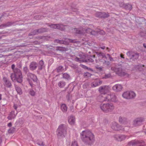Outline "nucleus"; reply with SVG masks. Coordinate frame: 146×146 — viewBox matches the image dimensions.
I'll list each match as a JSON object with an SVG mask.
<instances>
[{"label":"nucleus","instance_id":"f257e3e1","mask_svg":"<svg viewBox=\"0 0 146 146\" xmlns=\"http://www.w3.org/2000/svg\"><path fill=\"white\" fill-rule=\"evenodd\" d=\"M80 137L83 142L86 145H91L94 143L95 136L91 131L84 130L80 133Z\"/></svg>","mask_w":146,"mask_h":146},{"label":"nucleus","instance_id":"f03ea898","mask_svg":"<svg viewBox=\"0 0 146 146\" xmlns=\"http://www.w3.org/2000/svg\"><path fill=\"white\" fill-rule=\"evenodd\" d=\"M27 79L32 88L36 90H40V82L36 76L34 74L29 73L27 74Z\"/></svg>","mask_w":146,"mask_h":146},{"label":"nucleus","instance_id":"7ed1b4c3","mask_svg":"<svg viewBox=\"0 0 146 146\" xmlns=\"http://www.w3.org/2000/svg\"><path fill=\"white\" fill-rule=\"evenodd\" d=\"M15 65L13 64L11 68L13 70L14 74L12 73L11 76V79L13 82L17 81V82L21 83L23 81V76L21 70L17 68H14Z\"/></svg>","mask_w":146,"mask_h":146},{"label":"nucleus","instance_id":"20e7f679","mask_svg":"<svg viewBox=\"0 0 146 146\" xmlns=\"http://www.w3.org/2000/svg\"><path fill=\"white\" fill-rule=\"evenodd\" d=\"M67 127L64 124L60 125L57 130V135L58 139L64 137L67 133Z\"/></svg>","mask_w":146,"mask_h":146},{"label":"nucleus","instance_id":"39448f33","mask_svg":"<svg viewBox=\"0 0 146 146\" xmlns=\"http://www.w3.org/2000/svg\"><path fill=\"white\" fill-rule=\"evenodd\" d=\"M100 108L104 112L108 113L112 111L114 109L115 107L113 104L108 103L101 104Z\"/></svg>","mask_w":146,"mask_h":146},{"label":"nucleus","instance_id":"423d86ee","mask_svg":"<svg viewBox=\"0 0 146 146\" xmlns=\"http://www.w3.org/2000/svg\"><path fill=\"white\" fill-rule=\"evenodd\" d=\"M135 93L133 91H127L124 92L122 94V97L124 98L127 99L134 98L136 96Z\"/></svg>","mask_w":146,"mask_h":146},{"label":"nucleus","instance_id":"0eeeda50","mask_svg":"<svg viewBox=\"0 0 146 146\" xmlns=\"http://www.w3.org/2000/svg\"><path fill=\"white\" fill-rule=\"evenodd\" d=\"M111 69L120 76H125L127 77L129 76V74L123 72L121 68H117L115 67H112Z\"/></svg>","mask_w":146,"mask_h":146},{"label":"nucleus","instance_id":"6e6552de","mask_svg":"<svg viewBox=\"0 0 146 146\" xmlns=\"http://www.w3.org/2000/svg\"><path fill=\"white\" fill-rule=\"evenodd\" d=\"M110 90L111 87L109 86H102L100 87L99 88V91L100 93L104 95L110 92Z\"/></svg>","mask_w":146,"mask_h":146},{"label":"nucleus","instance_id":"1a4fd4ad","mask_svg":"<svg viewBox=\"0 0 146 146\" xmlns=\"http://www.w3.org/2000/svg\"><path fill=\"white\" fill-rule=\"evenodd\" d=\"M111 128L115 130L126 131L125 129V128L126 127H123L122 126L119 125L115 122H113L111 123Z\"/></svg>","mask_w":146,"mask_h":146},{"label":"nucleus","instance_id":"9d476101","mask_svg":"<svg viewBox=\"0 0 146 146\" xmlns=\"http://www.w3.org/2000/svg\"><path fill=\"white\" fill-rule=\"evenodd\" d=\"M88 29H85L82 27L78 29L74 28L73 29V31L75 33L80 35L84 34L86 33H90V32L89 31V30H88V31H87Z\"/></svg>","mask_w":146,"mask_h":146},{"label":"nucleus","instance_id":"9b49d317","mask_svg":"<svg viewBox=\"0 0 146 146\" xmlns=\"http://www.w3.org/2000/svg\"><path fill=\"white\" fill-rule=\"evenodd\" d=\"M145 119L142 117H138L135 119L133 121V125L137 126L140 125L144 121Z\"/></svg>","mask_w":146,"mask_h":146},{"label":"nucleus","instance_id":"f8f14e48","mask_svg":"<svg viewBox=\"0 0 146 146\" xmlns=\"http://www.w3.org/2000/svg\"><path fill=\"white\" fill-rule=\"evenodd\" d=\"M49 26L51 28L58 29L61 31L64 30L67 27V26H64L62 25L54 24L50 25Z\"/></svg>","mask_w":146,"mask_h":146},{"label":"nucleus","instance_id":"ddd939ff","mask_svg":"<svg viewBox=\"0 0 146 146\" xmlns=\"http://www.w3.org/2000/svg\"><path fill=\"white\" fill-rule=\"evenodd\" d=\"M127 54L131 59L132 60L137 59L139 56V54H138L134 53L132 51L128 52L127 53Z\"/></svg>","mask_w":146,"mask_h":146},{"label":"nucleus","instance_id":"4468645a","mask_svg":"<svg viewBox=\"0 0 146 146\" xmlns=\"http://www.w3.org/2000/svg\"><path fill=\"white\" fill-rule=\"evenodd\" d=\"M113 137L116 140L119 141H121L125 140L127 136L125 135L117 134L113 136Z\"/></svg>","mask_w":146,"mask_h":146},{"label":"nucleus","instance_id":"2eb2a0df","mask_svg":"<svg viewBox=\"0 0 146 146\" xmlns=\"http://www.w3.org/2000/svg\"><path fill=\"white\" fill-rule=\"evenodd\" d=\"M116 98L115 94L112 93L108 94L107 96L106 97L105 99H104L103 100H108V101L111 100L113 101L115 100Z\"/></svg>","mask_w":146,"mask_h":146},{"label":"nucleus","instance_id":"dca6fc26","mask_svg":"<svg viewBox=\"0 0 146 146\" xmlns=\"http://www.w3.org/2000/svg\"><path fill=\"white\" fill-rule=\"evenodd\" d=\"M130 145H136V146H145L144 142L141 140L132 141L129 143Z\"/></svg>","mask_w":146,"mask_h":146},{"label":"nucleus","instance_id":"f3484780","mask_svg":"<svg viewBox=\"0 0 146 146\" xmlns=\"http://www.w3.org/2000/svg\"><path fill=\"white\" fill-rule=\"evenodd\" d=\"M123 88L122 86L119 84H116L112 87V90L115 92L121 91Z\"/></svg>","mask_w":146,"mask_h":146},{"label":"nucleus","instance_id":"a211bd4d","mask_svg":"<svg viewBox=\"0 0 146 146\" xmlns=\"http://www.w3.org/2000/svg\"><path fill=\"white\" fill-rule=\"evenodd\" d=\"M18 113V111L16 113H15L14 111L12 110L10 112L7 118L9 120L15 119Z\"/></svg>","mask_w":146,"mask_h":146},{"label":"nucleus","instance_id":"6ab92c4d","mask_svg":"<svg viewBox=\"0 0 146 146\" xmlns=\"http://www.w3.org/2000/svg\"><path fill=\"white\" fill-rule=\"evenodd\" d=\"M119 121L121 123L124 125L127 124L129 122V121L127 118L121 116L119 117Z\"/></svg>","mask_w":146,"mask_h":146},{"label":"nucleus","instance_id":"aec40b11","mask_svg":"<svg viewBox=\"0 0 146 146\" xmlns=\"http://www.w3.org/2000/svg\"><path fill=\"white\" fill-rule=\"evenodd\" d=\"M3 80L4 82V85L7 88H10L12 85L9 80L6 77H3Z\"/></svg>","mask_w":146,"mask_h":146},{"label":"nucleus","instance_id":"412c9836","mask_svg":"<svg viewBox=\"0 0 146 146\" xmlns=\"http://www.w3.org/2000/svg\"><path fill=\"white\" fill-rule=\"evenodd\" d=\"M37 66V63L35 62H33L29 65V68L31 70H34L36 69Z\"/></svg>","mask_w":146,"mask_h":146},{"label":"nucleus","instance_id":"4be33fe9","mask_svg":"<svg viewBox=\"0 0 146 146\" xmlns=\"http://www.w3.org/2000/svg\"><path fill=\"white\" fill-rule=\"evenodd\" d=\"M102 82L99 80H96L91 84V86L92 87H95L101 84Z\"/></svg>","mask_w":146,"mask_h":146},{"label":"nucleus","instance_id":"5701e85b","mask_svg":"<svg viewBox=\"0 0 146 146\" xmlns=\"http://www.w3.org/2000/svg\"><path fill=\"white\" fill-rule=\"evenodd\" d=\"M120 6H122L124 7L126 9L130 11L132 9V5L129 4H124L122 3L121 4H120Z\"/></svg>","mask_w":146,"mask_h":146},{"label":"nucleus","instance_id":"b1692460","mask_svg":"<svg viewBox=\"0 0 146 146\" xmlns=\"http://www.w3.org/2000/svg\"><path fill=\"white\" fill-rule=\"evenodd\" d=\"M96 53L98 58L99 61L102 62L103 61L101 60V58H106V56H105L104 54L102 52H96Z\"/></svg>","mask_w":146,"mask_h":146},{"label":"nucleus","instance_id":"393cba45","mask_svg":"<svg viewBox=\"0 0 146 146\" xmlns=\"http://www.w3.org/2000/svg\"><path fill=\"white\" fill-rule=\"evenodd\" d=\"M75 117L72 115H70L68 117V122L71 125H74L75 123Z\"/></svg>","mask_w":146,"mask_h":146},{"label":"nucleus","instance_id":"a878e982","mask_svg":"<svg viewBox=\"0 0 146 146\" xmlns=\"http://www.w3.org/2000/svg\"><path fill=\"white\" fill-rule=\"evenodd\" d=\"M79 56L80 57V58H79L77 57H76L75 58V60L77 62H81V61L84 62L85 61L84 58L85 57L83 54L82 55L80 54Z\"/></svg>","mask_w":146,"mask_h":146},{"label":"nucleus","instance_id":"bb28decb","mask_svg":"<svg viewBox=\"0 0 146 146\" xmlns=\"http://www.w3.org/2000/svg\"><path fill=\"white\" fill-rule=\"evenodd\" d=\"M88 30H89V31L90 32V34L92 35H96L98 34V32H100V29H96L95 31H92V30L90 29H88L87 31Z\"/></svg>","mask_w":146,"mask_h":146},{"label":"nucleus","instance_id":"cd10ccee","mask_svg":"<svg viewBox=\"0 0 146 146\" xmlns=\"http://www.w3.org/2000/svg\"><path fill=\"white\" fill-rule=\"evenodd\" d=\"M44 65L43 61L41 60L39 62L38 64V69L39 70H42L44 67Z\"/></svg>","mask_w":146,"mask_h":146},{"label":"nucleus","instance_id":"c85d7f7f","mask_svg":"<svg viewBox=\"0 0 146 146\" xmlns=\"http://www.w3.org/2000/svg\"><path fill=\"white\" fill-rule=\"evenodd\" d=\"M13 24V23L11 22H8L6 23L2 24L0 25V29H3L5 27H9Z\"/></svg>","mask_w":146,"mask_h":146},{"label":"nucleus","instance_id":"c756f323","mask_svg":"<svg viewBox=\"0 0 146 146\" xmlns=\"http://www.w3.org/2000/svg\"><path fill=\"white\" fill-rule=\"evenodd\" d=\"M66 84V83L64 81H61L58 82V85L60 88H62L65 86Z\"/></svg>","mask_w":146,"mask_h":146},{"label":"nucleus","instance_id":"7c9ffc66","mask_svg":"<svg viewBox=\"0 0 146 146\" xmlns=\"http://www.w3.org/2000/svg\"><path fill=\"white\" fill-rule=\"evenodd\" d=\"M56 50H59L61 51H66L68 50L67 48L61 46H57L56 47Z\"/></svg>","mask_w":146,"mask_h":146},{"label":"nucleus","instance_id":"2f4dec72","mask_svg":"<svg viewBox=\"0 0 146 146\" xmlns=\"http://www.w3.org/2000/svg\"><path fill=\"white\" fill-rule=\"evenodd\" d=\"M61 109L63 112H66L67 110L66 105L64 104H62L61 106Z\"/></svg>","mask_w":146,"mask_h":146},{"label":"nucleus","instance_id":"473e14b6","mask_svg":"<svg viewBox=\"0 0 146 146\" xmlns=\"http://www.w3.org/2000/svg\"><path fill=\"white\" fill-rule=\"evenodd\" d=\"M15 90L17 93L19 95L22 94L23 92L21 88L17 86H15Z\"/></svg>","mask_w":146,"mask_h":146},{"label":"nucleus","instance_id":"72a5a7b5","mask_svg":"<svg viewBox=\"0 0 146 146\" xmlns=\"http://www.w3.org/2000/svg\"><path fill=\"white\" fill-rule=\"evenodd\" d=\"M47 31V29L46 28H41L38 30H36L35 32V33L38 32L39 33H41L43 32Z\"/></svg>","mask_w":146,"mask_h":146},{"label":"nucleus","instance_id":"f704fd0d","mask_svg":"<svg viewBox=\"0 0 146 146\" xmlns=\"http://www.w3.org/2000/svg\"><path fill=\"white\" fill-rule=\"evenodd\" d=\"M144 66V65H136L135 66V68L137 70H138L140 71H141L143 70L142 68Z\"/></svg>","mask_w":146,"mask_h":146},{"label":"nucleus","instance_id":"c9c22d12","mask_svg":"<svg viewBox=\"0 0 146 146\" xmlns=\"http://www.w3.org/2000/svg\"><path fill=\"white\" fill-rule=\"evenodd\" d=\"M63 77L65 79L68 80L70 79V76L68 74L64 73L63 74Z\"/></svg>","mask_w":146,"mask_h":146},{"label":"nucleus","instance_id":"e433bc0d","mask_svg":"<svg viewBox=\"0 0 146 146\" xmlns=\"http://www.w3.org/2000/svg\"><path fill=\"white\" fill-rule=\"evenodd\" d=\"M109 16L108 13H106L104 12H102L101 18H107Z\"/></svg>","mask_w":146,"mask_h":146},{"label":"nucleus","instance_id":"4c0bfd02","mask_svg":"<svg viewBox=\"0 0 146 146\" xmlns=\"http://www.w3.org/2000/svg\"><path fill=\"white\" fill-rule=\"evenodd\" d=\"M111 77V75L110 73L106 74L105 75L102 77L103 78L107 79Z\"/></svg>","mask_w":146,"mask_h":146},{"label":"nucleus","instance_id":"58836bf2","mask_svg":"<svg viewBox=\"0 0 146 146\" xmlns=\"http://www.w3.org/2000/svg\"><path fill=\"white\" fill-rule=\"evenodd\" d=\"M57 71L58 72H62L64 69L63 67L62 66H59L56 68Z\"/></svg>","mask_w":146,"mask_h":146},{"label":"nucleus","instance_id":"ea45409f","mask_svg":"<svg viewBox=\"0 0 146 146\" xmlns=\"http://www.w3.org/2000/svg\"><path fill=\"white\" fill-rule=\"evenodd\" d=\"M71 146H78V145L77 142L75 141H74L71 143Z\"/></svg>","mask_w":146,"mask_h":146},{"label":"nucleus","instance_id":"a19ab883","mask_svg":"<svg viewBox=\"0 0 146 146\" xmlns=\"http://www.w3.org/2000/svg\"><path fill=\"white\" fill-rule=\"evenodd\" d=\"M29 93V94L32 96H35V92L32 89L30 90Z\"/></svg>","mask_w":146,"mask_h":146},{"label":"nucleus","instance_id":"79ce46f5","mask_svg":"<svg viewBox=\"0 0 146 146\" xmlns=\"http://www.w3.org/2000/svg\"><path fill=\"white\" fill-rule=\"evenodd\" d=\"M106 58H108L110 61H112L113 60V59L110 56V55L109 54H107V56H106Z\"/></svg>","mask_w":146,"mask_h":146},{"label":"nucleus","instance_id":"37998d69","mask_svg":"<svg viewBox=\"0 0 146 146\" xmlns=\"http://www.w3.org/2000/svg\"><path fill=\"white\" fill-rule=\"evenodd\" d=\"M102 12H97L96 14V17L101 18Z\"/></svg>","mask_w":146,"mask_h":146},{"label":"nucleus","instance_id":"c03bdc74","mask_svg":"<svg viewBox=\"0 0 146 146\" xmlns=\"http://www.w3.org/2000/svg\"><path fill=\"white\" fill-rule=\"evenodd\" d=\"M107 96H100V102H103L104 101H108V100H103L104 99H105V98Z\"/></svg>","mask_w":146,"mask_h":146},{"label":"nucleus","instance_id":"a18cd8bd","mask_svg":"<svg viewBox=\"0 0 146 146\" xmlns=\"http://www.w3.org/2000/svg\"><path fill=\"white\" fill-rule=\"evenodd\" d=\"M15 130V128L14 127H12L10 128L8 130V132L10 133H13Z\"/></svg>","mask_w":146,"mask_h":146},{"label":"nucleus","instance_id":"49530a36","mask_svg":"<svg viewBox=\"0 0 146 146\" xmlns=\"http://www.w3.org/2000/svg\"><path fill=\"white\" fill-rule=\"evenodd\" d=\"M85 60V61L84 62H94V60L92 59L91 58L89 57L88 59H87H87L86 58L85 59H84Z\"/></svg>","mask_w":146,"mask_h":146},{"label":"nucleus","instance_id":"de8ad7c7","mask_svg":"<svg viewBox=\"0 0 146 146\" xmlns=\"http://www.w3.org/2000/svg\"><path fill=\"white\" fill-rule=\"evenodd\" d=\"M23 71L26 73L28 72L29 70L27 67H25L23 68Z\"/></svg>","mask_w":146,"mask_h":146},{"label":"nucleus","instance_id":"09e8293b","mask_svg":"<svg viewBox=\"0 0 146 146\" xmlns=\"http://www.w3.org/2000/svg\"><path fill=\"white\" fill-rule=\"evenodd\" d=\"M35 30H34L33 32L30 33L29 34V35H36V34H37L38 33H38V32L35 33Z\"/></svg>","mask_w":146,"mask_h":146},{"label":"nucleus","instance_id":"8fccbe9b","mask_svg":"<svg viewBox=\"0 0 146 146\" xmlns=\"http://www.w3.org/2000/svg\"><path fill=\"white\" fill-rule=\"evenodd\" d=\"M37 144L39 145L42 146L44 145V144L43 142H39L37 143Z\"/></svg>","mask_w":146,"mask_h":146},{"label":"nucleus","instance_id":"3c124183","mask_svg":"<svg viewBox=\"0 0 146 146\" xmlns=\"http://www.w3.org/2000/svg\"><path fill=\"white\" fill-rule=\"evenodd\" d=\"M100 32H98V33H99L100 34L104 35L105 34V32L102 30H100Z\"/></svg>","mask_w":146,"mask_h":146},{"label":"nucleus","instance_id":"603ef678","mask_svg":"<svg viewBox=\"0 0 146 146\" xmlns=\"http://www.w3.org/2000/svg\"><path fill=\"white\" fill-rule=\"evenodd\" d=\"M96 68L98 69L100 71H101L102 70V67H99L98 66L96 67Z\"/></svg>","mask_w":146,"mask_h":146},{"label":"nucleus","instance_id":"864d4df0","mask_svg":"<svg viewBox=\"0 0 146 146\" xmlns=\"http://www.w3.org/2000/svg\"><path fill=\"white\" fill-rule=\"evenodd\" d=\"M13 108L17 111V110L18 108V106L17 105L14 104L13 106Z\"/></svg>","mask_w":146,"mask_h":146},{"label":"nucleus","instance_id":"5fc2aeb1","mask_svg":"<svg viewBox=\"0 0 146 146\" xmlns=\"http://www.w3.org/2000/svg\"><path fill=\"white\" fill-rule=\"evenodd\" d=\"M61 41L59 40L56 39L54 40V42L57 43H60Z\"/></svg>","mask_w":146,"mask_h":146},{"label":"nucleus","instance_id":"6e6d98bb","mask_svg":"<svg viewBox=\"0 0 146 146\" xmlns=\"http://www.w3.org/2000/svg\"><path fill=\"white\" fill-rule=\"evenodd\" d=\"M104 63L106 64L107 65H108L110 64V63L108 61H104Z\"/></svg>","mask_w":146,"mask_h":146},{"label":"nucleus","instance_id":"4d7b16f0","mask_svg":"<svg viewBox=\"0 0 146 146\" xmlns=\"http://www.w3.org/2000/svg\"><path fill=\"white\" fill-rule=\"evenodd\" d=\"M8 126L9 127H11L12 126V123L11 122L8 123Z\"/></svg>","mask_w":146,"mask_h":146},{"label":"nucleus","instance_id":"13d9d810","mask_svg":"<svg viewBox=\"0 0 146 146\" xmlns=\"http://www.w3.org/2000/svg\"><path fill=\"white\" fill-rule=\"evenodd\" d=\"M68 40L70 42H74L73 40H72V39H68Z\"/></svg>","mask_w":146,"mask_h":146},{"label":"nucleus","instance_id":"bf43d9fd","mask_svg":"<svg viewBox=\"0 0 146 146\" xmlns=\"http://www.w3.org/2000/svg\"><path fill=\"white\" fill-rule=\"evenodd\" d=\"M143 131L146 134V128L143 129Z\"/></svg>","mask_w":146,"mask_h":146},{"label":"nucleus","instance_id":"052dcab7","mask_svg":"<svg viewBox=\"0 0 146 146\" xmlns=\"http://www.w3.org/2000/svg\"><path fill=\"white\" fill-rule=\"evenodd\" d=\"M71 66L74 68H75L76 67V66L75 65H73L72 66Z\"/></svg>","mask_w":146,"mask_h":146},{"label":"nucleus","instance_id":"680f3d73","mask_svg":"<svg viewBox=\"0 0 146 146\" xmlns=\"http://www.w3.org/2000/svg\"><path fill=\"white\" fill-rule=\"evenodd\" d=\"M100 48L102 49H104L105 48V47L104 46H101L100 47Z\"/></svg>","mask_w":146,"mask_h":146},{"label":"nucleus","instance_id":"e2e57ef3","mask_svg":"<svg viewBox=\"0 0 146 146\" xmlns=\"http://www.w3.org/2000/svg\"><path fill=\"white\" fill-rule=\"evenodd\" d=\"M123 56H124L123 55L121 54H120V57L123 58H124V57H123Z\"/></svg>","mask_w":146,"mask_h":146},{"label":"nucleus","instance_id":"0e129e2a","mask_svg":"<svg viewBox=\"0 0 146 146\" xmlns=\"http://www.w3.org/2000/svg\"><path fill=\"white\" fill-rule=\"evenodd\" d=\"M83 67L85 69H88V68L87 66H86L84 65H83Z\"/></svg>","mask_w":146,"mask_h":146},{"label":"nucleus","instance_id":"69168bd1","mask_svg":"<svg viewBox=\"0 0 146 146\" xmlns=\"http://www.w3.org/2000/svg\"><path fill=\"white\" fill-rule=\"evenodd\" d=\"M2 142V139L1 137H0V144H1Z\"/></svg>","mask_w":146,"mask_h":146},{"label":"nucleus","instance_id":"338daca9","mask_svg":"<svg viewBox=\"0 0 146 146\" xmlns=\"http://www.w3.org/2000/svg\"><path fill=\"white\" fill-rule=\"evenodd\" d=\"M143 46L145 48H146V45L145 44H143Z\"/></svg>","mask_w":146,"mask_h":146},{"label":"nucleus","instance_id":"774afa93","mask_svg":"<svg viewBox=\"0 0 146 146\" xmlns=\"http://www.w3.org/2000/svg\"><path fill=\"white\" fill-rule=\"evenodd\" d=\"M1 96H2L1 94H0V100H1V99H2Z\"/></svg>","mask_w":146,"mask_h":146}]
</instances>
